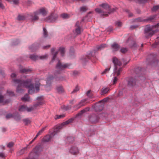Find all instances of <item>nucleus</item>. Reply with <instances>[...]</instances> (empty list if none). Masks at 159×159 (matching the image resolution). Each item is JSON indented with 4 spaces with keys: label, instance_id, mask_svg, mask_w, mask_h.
Here are the masks:
<instances>
[{
    "label": "nucleus",
    "instance_id": "1",
    "mask_svg": "<svg viewBox=\"0 0 159 159\" xmlns=\"http://www.w3.org/2000/svg\"><path fill=\"white\" fill-rule=\"evenodd\" d=\"M13 81L15 84H18L16 88V92L21 93L24 92V90L22 88V86L28 89V93L32 94L34 93H38L40 90V83L39 81H36L34 85L32 83V79H28L26 80H21L18 79H15Z\"/></svg>",
    "mask_w": 159,
    "mask_h": 159
},
{
    "label": "nucleus",
    "instance_id": "2",
    "mask_svg": "<svg viewBox=\"0 0 159 159\" xmlns=\"http://www.w3.org/2000/svg\"><path fill=\"white\" fill-rule=\"evenodd\" d=\"M158 30H159V23L152 26H146L144 31L145 35L146 38L151 36Z\"/></svg>",
    "mask_w": 159,
    "mask_h": 159
},
{
    "label": "nucleus",
    "instance_id": "3",
    "mask_svg": "<svg viewBox=\"0 0 159 159\" xmlns=\"http://www.w3.org/2000/svg\"><path fill=\"white\" fill-rule=\"evenodd\" d=\"M99 6L102 7V9L98 8L95 9V11L102 16H107L108 14H110L113 11L111 10L109 6L107 3H102Z\"/></svg>",
    "mask_w": 159,
    "mask_h": 159
},
{
    "label": "nucleus",
    "instance_id": "4",
    "mask_svg": "<svg viewBox=\"0 0 159 159\" xmlns=\"http://www.w3.org/2000/svg\"><path fill=\"white\" fill-rule=\"evenodd\" d=\"M42 150L40 145L36 146L30 153L29 157L26 159H38L39 154Z\"/></svg>",
    "mask_w": 159,
    "mask_h": 159
},
{
    "label": "nucleus",
    "instance_id": "5",
    "mask_svg": "<svg viewBox=\"0 0 159 159\" xmlns=\"http://www.w3.org/2000/svg\"><path fill=\"white\" fill-rule=\"evenodd\" d=\"M70 63H66L64 64H62L60 62V61L58 60V61L57 64L56 68L58 70H56L54 72V75H56L57 74H61V70H64L65 69L68 68L71 65Z\"/></svg>",
    "mask_w": 159,
    "mask_h": 159
},
{
    "label": "nucleus",
    "instance_id": "6",
    "mask_svg": "<svg viewBox=\"0 0 159 159\" xmlns=\"http://www.w3.org/2000/svg\"><path fill=\"white\" fill-rule=\"evenodd\" d=\"M70 122V120H66L56 126L54 129L53 132L51 133V135H52V136H54L59 131L60 129H61L63 127L66 126L69 124Z\"/></svg>",
    "mask_w": 159,
    "mask_h": 159
},
{
    "label": "nucleus",
    "instance_id": "7",
    "mask_svg": "<svg viewBox=\"0 0 159 159\" xmlns=\"http://www.w3.org/2000/svg\"><path fill=\"white\" fill-rule=\"evenodd\" d=\"M112 62L113 63L114 66H115V74L116 73L117 76L119 75L120 74V72L122 70L121 68H119L118 70H117V66H120L121 63L118 60L116 57H114L113 58Z\"/></svg>",
    "mask_w": 159,
    "mask_h": 159
},
{
    "label": "nucleus",
    "instance_id": "8",
    "mask_svg": "<svg viewBox=\"0 0 159 159\" xmlns=\"http://www.w3.org/2000/svg\"><path fill=\"white\" fill-rule=\"evenodd\" d=\"M87 98H85L81 100L78 103L75 105L73 107L75 109V110H77L81 107L85 106L87 104Z\"/></svg>",
    "mask_w": 159,
    "mask_h": 159
},
{
    "label": "nucleus",
    "instance_id": "9",
    "mask_svg": "<svg viewBox=\"0 0 159 159\" xmlns=\"http://www.w3.org/2000/svg\"><path fill=\"white\" fill-rule=\"evenodd\" d=\"M58 15L56 13H52L46 19L47 21L52 22L55 21L58 18Z\"/></svg>",
    "mask_w": 159,
    "mask_h": 159
},
{
    "label": "nucleus",
    "instance_id": "10",
    "mask_svg": "<svg viewBox=\"0 0 159 159\" xmlns=\"http://www.w3.org/2000/svg\"><path fill=\"white\" fill-rule=\"evenodd\" d=\"M28 18L32 22L37 21L39 19L38 15L35 11L33 13V14L29 15Z\"/></svg>",
    "mask_w": 159,
    "mask_h": 159
},
{
    "label": "nucleus",
    "instance_id": "11",
    "mask_svg": "<svg viewBox=\"0 0 159 159\" xmlns=\"http://www.w3.org/2000/svg\"><path fill=\"white\" fill-rule=\"evenodd\" d=\"M69 152L72 155H77L79 153V150L77 147L73 146L70 148L69 149Z\"/></svg>",
    "mask_w": 159,
    "mask_h": 159
},
{
    "label": "nucleus",
    "instance_id": "12",
    "mask_svg": "<svg viewBox=\"0 0 159 159\" xmlns=\"http://www.w3.org/2000/svg\"><path fill=\"white\" fill-rule=\"evenodd\" d=\"M89 59V54L87 55L83 56L81 59L82 64L83 65L86 64L87 62H88Z\"/></svg>",
    "mask_w": 159,
    "mask_h": 159
},
{
    "label": "nucleus",
    "instance_id": "13",
    "mask_svg": "<svg viewBox=\"0 0 159 159\" xmlns=\"http://www.w3.org/2000/svg\"><path fill=\"white\" fill-rule=\"evenodd\" d=\"M38 15L42 14L43 16H45L47 14V12L44 8H41L35 11Z\"/></svg>",
    "mask_w": 159,
    "mask_h": 159
},
{
    "label": "nucleus",
    "instance_id": "14",
    "mask_svg": "<svg viewBox=\"0 0 159 159\" xmlns=\"http://www.w3.org/2000/svg\"><path fill=\"white\" fill-rule=\"evenodd\" d=\"M83 114V113L82 112H81V111L79 112H78L74 117H73L71 118H70L69 119L67 120H70V122H69V124L70 123H71L73 122V121L75 119V118H81L82 115Z\"/></svg>",
    "mask_w": 159,
    "mask_h": 159
},
{
    "label": "nucleus",
    "instance_id": "15",
    "mask_svg": "<svg viewBox=\"0 0 159 159\" xmlns=\"http://www.w3.org/2000/svg\"><path fill=\"white\" fill-rule=\"evenodd\" d=\"M39 47V44L38 43H35L33 44L29 47L30 49L32 52H34L38 49Z\"/></svg>",
    "mask_w": 159,
    "mask_h": 159
},
{
    "label": "nucleus",
    "instance_id": "16",
    "mask_svg": "<svg viewBox=\"0 0 159 159\" xmlns=\"http://www.w3.org/2000/svg\"><path fill=\"white\" fill-rule=\"evenodd\" d=\"M10 100L7 99L4 101V97L2 95L1 93L0 92V103H3V104H5L10 102Z\"/></svg>",
    "mask_w": 159,
    "mask_h": 159
},
{
    "label": "nucleus",
    "instance_id": "17",
    "mask_svg": "<svg viewBox=\"0 0 159 159\" xmlns=\"http://www.w3.org/2000/svg\"><path fill=\"white\" fill-rule=\"evenodd\" d=\"M135 79L132 78H130L128 81V85L130 86H132L135 85Z\"/></svg>",
    "mask_w": 159,
    "mask_h": 159
},
{
    "label": "nucleus",
    "instance_id": "18",
    "mask_svg": "<svg viewBox=\"0 0 159 159\" xmlns=\"http://www.w3.org/2000/svg\"><path fill=\"white\" fill-rule=\"evenodd\" d=\"M29 146V145H27V146L24 148L21 149L20 150L18 151L17 152V154L18 156L21 155L25 152V151L27 150V148Z\"/></svg>",
    "mask_w": 159,
    "mask_h": 159
},
{
    "label": "nucleus",
    "instance_id": "19",
    "mask_svg": "<svg viewBox=\"0 0 159 159\" xmlns=\"http://www.w3.org/2000/svg\"><path fill=\"white\" fill-rule=\"evenodd\" d=\"M79 22H77L75 24V26H76L77 27L75 28V32L77 34H79L81 33L80 28L79 25Z\"/></svg>",
    "mask_w": 159,
    "mask_h": 159
},
{
    "label": "nucleus",
    "instance_id": "20",
    "mask_svg": "<svg viewBox=\"0 0 159 159\" xmlns=\"http://www.w3.org/2000/svg\"><path fill=\"white\" fill-rule=\"evenodd\" d=\"M53 136H52L51 135H47L45 136L43 139V141L44 142H48L50 141L51 139Z\"/></svg>",
    "mask_w": 159,
    "mask_h": 159
},
{
    "label": "nucleus",
    "instance_id": "21",
    "mask_svg": "<svg viewBox=\"0 0 159 159\" xmlns=\"http://www.w3.org/2000/svg\"><path fill=\"white\" fill-rule=\"evenodd\" d=\"M56 90L59 93H62L64 92V89L61 86H57L56 87Z\"/></svg>",
    "mask_w": 159,
    "mask_h": 159
},
{
    "label": "nucleus",
    "instance_id": "22",
    "mask_svg": "<svg viewBox=\"0 0 159 159\" xmlns=\"http://www.w3.org/2000/svg\"><path fill=\"white\" fill-rule=\"evenodd\" d=\"M58 51L60 52L61 56L63 57L64 56L65 50V48L63 47H59Z\"/></svg>",
    "mask_w": 159,
    "mask_h": 159
},
{
    "label": "nucleus",
    "instance_id": "23",
    "mask_svg": "<svg viewBox=\"0 0 159 159\" xmlns=\"http://www.w3.org/2000/svg\"><path fill=\"white\" fill-rule=\"evenodd\" d=\"M112 49L113 51H116L118 50L119 48V45L116 43H114L111 45Z\"/></svg>",
    "mask_w": 159,
    "mask_h": 159
},
{
    "label": "nucleus",
    "instance_id": "24",
    "mask_svg": "<svg viewBox=\"0 0 159 159\" xmlns=\"http://www.w3.org/2000/svg\"><path fill=\"white\" fill-rule=\"evenodd\" d=\"M72 107L71 105H67V106L63 105L61 106V109L65 111L70 110L71 109Z\"/></svg>",
    "mask_w": 159,
    "mask_h": 159
},
{
    "label": "nucleus",
    "instance_id": "25",
    "mask_svg": "<svg viewBox=\"0 0 159 159\" xmlns=\"http://www.w3.org/2000/svg\"><path fill=\"white\" fill-rule=\"evenodd\" d=\"M30 97L27 94L21 98V100L23 101H30Z\"/></svg>",
    "mask_w": 159,
    "mask_h": 159
},
{
    "label": "nucleus",
    "instance_id": "26",
    "mask_svg": "<svg viewBox=\"0 0 159 159\" xmlns=\"http://www.w3.org/2000/svg\"><path fill=\"white\" fill-rule=\"evenodd\" d=\"M54 79V77L52 75L49 76L47 78V83L50 85L51 82L52 80H53Z\"/></svg>",
    "mask_w": 159,
    "mask_h": 159
},
{
    "label": "nucleus",
    "instance_id": "27",
    "mask_svg": "<svg viewBox=\"0 0 159 159\" xmlns=\"http://www.w3.org/2000/svg\"><path fill=\"white\" fill-rule=\"evenodd\" d=\"M74 140V139L72 137H68L66 139V141L69 143H72Z\"/></svg>",
    "mask_w": 159,
    "mask_h": 159
},
{
    "label": "nucleus",
    "instance_id": "28",
    "mask_svg": "<svg viewBox=\"0 0 159 159\" xmlns=\"http://www.w3.org/2000/svg\"><path fill=\"white\" fill-rule=\"evenodd\" d=\"M26 107L23 105L19 107L18 110L20 112H24L26 111Z\"/></svg>",
    "mask_w": 159,
    "mask_h": 159
},
{
    "label": "nucleus",
    "instance_id": "29",
    "mask_svg": "<svg viewBox=\"0 0 159 159\" xmlns=\"http://www.w3.org/2000/svg\"><path fill=\"white\" fill-rule=\"evenodd\" d=\"M30 58L33 61H36L39 59V57L35 55H31L30 56Z\"/></svg>",
    "mask_w": 159,
    "mask_h": 159
},
{
    "label": "nucleus",
    "instance_id": "30",
    "mask_svg": "<svg viewBox=\"0 0 159 159\" xmlns=\"http://www.w3.org/2000/svg\"><path fill=\"white\" fill-rule=\"evenodd\" d=\"M48 35V33L47 30L44 27L43 28V36L44 38H47Z\"/></svg>",
    "mask_w": 159,
    "mask_h": 159
},
{
    "label": "nucleus",
    "instance_id": "31",
    "mask_svg": "<svg viewBox=\"0 0 159 159\" xmlns=\"http://www.w3.org/2000/svg\"><path fill=\"white\" fill-rule=\"evenodd\" d=\"M47 127V126H46L40 130H39L36 136V137H37L39 135L41 134H42L44 131V130L46 129V128Z\"/></svg>",
    "mask_w": 159,
    "mask_h": 159
},
{
    "label": "nucleus",
    "instance_id": "32",
    "mask_svg": "<svg viewBox=\"0 0 159 159\" xmlns=\"http://www.w3.org/2000/svg\"><path fill=\"white\" fill-rule=\"evenodd\" d=\"M20 72L21 73H27L31 71V70L28 69L24 68L20 70Z\"/></svg>",
    "mask_w": 159,
    "mask_h": 159
},
{
    "label": "nucleus",
    "instance_id": "33",
    "mask_svg": "<svg viewBox=\"0 0 159 159\" xmlns=\"http://www.w3.org/2000/svg\"><path fill=\"white\" fill-rule=\"evenodd\" d=\"M43 104V102L41 101L37 102L36 103H34L33 105V107L34 108H36L39 106L42 105Z\"/></svg>",
    "mask_w": 159,
    "mask_h": 159
},
{
    "label": "nucleus",
    "instance_id": "34",
    "mask_svg": "<svg viewBox=\"0 0 159 159\" xmlns=\"http://www.w3.org/2000/svg\"><path fill=\"white\" fill-rule=\"evenodd\" d=\"M25 16L19 15L17 18V19L19 21L23 20H25Z\"/></svg>",
    "mask_w": 159,
    "mask_h": 159
},
{
    "label": "nucleus",
    "instance_id": "35",
    "mask_svg": "<svg viewBox=\"0 0 159 159\" xmlns=\"http://www.w3.org/2000/svg\"><path fill=\"white\" fill-rule=\"evenodd\" d=\"M109 89L107 87H103L102 90V93L106 94L109 91Z\"/></svg>",
    "mask_w": 159,
    "mask_h": 159
},
{
    "label": "nucleus",
    "instance_id": "36",
    "mask_svg": "<svg viewBox=\"0 0 159 159\" xmlns=\"http://www.w3.org/2000/svg\"><path fill=\"white\" fill-rule=\"evenodd\" d=\"M22 120L25 123V125H28L31 123V121L28 118L23 119Z\"/></svg>",
    "mask_w": 159,
    "mask_h": 159
},
{
    "label": "nucleus",
    "instance_id": "37",
    "mask_svg": "<svg viewBox=\"0 0 159 159\" xmlns=\"http://www.w3.org/2000/svg\"><path fill=\"white\" fill-rule=\"evenodd\" d=\"M61 16L63 19L68 18L69 17V15L65 13L61 14Z\"/></svg>",
    "mask_w": 159,
    "mask_h": 159
},
{
    "label": "nucleus",
    "instance_id": "38",
    "mask_svg": "<svg viewBox=\"0 0 159 159\" xmlns=\"http://www.w3.org/2000/svg\"><path fill=\"white\" fill-rule=\"evenodd\" d=\"M80 90V88L78 86V85H77L74 89L71 92V93L73 94L75 93H76L78 91Z\"/></svg>",
    "mask_w": 159,
    "mask_h": 159
},
{
    "label": "nucleus",
    "instance_id": "39",
    "mask_svg": "<svg viewBox=\"0 0 159 159\" xmlns=\"http://www.w3.org/2000/svg\"><path fill=\"white\" fill-rule=\"evenodd\" d=\"M156 41H158V42H156L154 44L152 45V46L153 48L157 47V45L159 44V37L157 38Z\"/></svg>",
    "mask_w": 159,
    "mask_h": 159
},
{
    "label": "nucleus",
    "instance_id": "40",
    "mask_svg": "<svg viewBox=\"0 0 159 159\" xmlns=\"http://www.w3.org/2000/svg\"><path fill=\"white\" fill-rule=\"evenodd\" d=\"M89 111V107H87L81 110V112H82L84 114L85 113H87Z\"/></svg>",
    "mask_w": 159,
    "mask_h": 159
},
{
    "label": "nucleus",
    "instance_id": "41",
    "mask_svg": "<svg viewBox=\"0 0 159 159\" xmlns=\"http://www.w3.org/2000/svg\"><path fill=\"white\" fill-rule=\"evenodd\" d=\"M55 80L56 81H62L65 79L64 77L62 76L59 77H56L55 78Z\"/></svg>",
    "mask_w": 159,
    "mask_h": 159
},
{
    "label": "nucleus",
    "instance_id": "42",
    "mask_svg": "<svg viewBox=\"0 0 159 159\" xmlns=\"http://www.w3.org/2000/svg\"><path fill=\"white\" fill-rule=\"evenodd\" d=\"M80 9L81 11L85 12L87 10L88 8L86 6H83L80 7Z\"/></svg>",
    "mask_w": 159,
    "mask_h": 159
},
{
    "label": "nucleus",
    "instance_id": "43",
    "mask_svg": "<svg viewBox=\"0 0 159 159\" xmlns=\"http://www.w3.org/2000/svg\"><path fill=\"white\" fill-rule=\"evenodd\" d=\"M65 115H56V117L55 118V119L56 120H57L59 119H60L62 118H63L64 117Z\"/></svg>",
    "mask_w": 159,
    "mask_h": 159
},
{
    "label": "nucleus",
    "instance_id": "44",
    "mask_svg": "<svg viewBox=\"0 0 159 159\" xmlns=\"http://www.w3.org/2000/svg\"><path fill=\"white\" fill-rule=\"evenodd\" d=\"M107 47V45L106 44H102L99 46L98 49V50H101V49Z\"/></svg>",
    "mask_w": 159,
    "mask_h": 159
},
{
    "label": "nucleus",
    "instance_id": "45",
    "mask_svg": "<svg viewBox=\"0 0 159 159\" xmlns=\"http://www.w3.org/2000/svg\"><path fill=\"white\" fill-rule=\"evenodd\" d=\"M14 145V143L13 142H10L7 145V147L10 148L13 147Z\"/></svg>",
    "mask_w": 159,
    "mask_h": 159
},
{
    "label": "nucleus",
    "instance_id": "46",
    "mask_svg": "<svg viewBox=\"0 0 159 159\" xmlns=\"http://www.w3.org/2000/svg\"><path fill=\"white\" fill-rule=\"evenodd\" d=\"M159 8V6H154L152 8V10L153 11H155Z\"/></svg>",
    "mask_w": 159,
    "mask_h": 159
},
{
    "label": "nucleus",
    "instance_id": "47",
    "mask_svg": "<svg viewBox=\"0 0 159 159\" xmlns=\"http://www.w3.org/2000/svg\"><path fill=\"white\" fill-rule=\"evenodd\" d=\"M58 51L56 52L54 54L52 58V61H53L55 59L57 56L58 54Z\"/></svg>",
    "mask_w": 159,
    "mask_h": 159
},
{
    "label": "nucleus",
    "instance_id": "48",
    "mask_svg": "<svg viewBox=\"0 0 159 159\" xmlns=\"http://www.w3.org/2000/svg\"><path fill=\"white\" fill-rule=\"evenodd\" d=\"M7 93L10 96H15V94L12 91H7Z\"/></svg>",
    "mask_w": 159,
    "mask_h": 159
},
{
    "label": "nucleus",
    "instance_id": "49",
    "mask_svg": "<svg viewBox=\"0 0 159 159\" xmlns=\"http://www.w3.org/2000/svg\"><path fill=\"white\" fill-rule=\"evenodd\" d=\"M120 52L123 53H125L127 51V49L126 48H122L120 49Z\"/></svg>",
    "mask_w": 159,
    "mask_h": 159
},
{
    "label": "nucleus",
    "instance_id": "50",
    "mask_svg": "<svg viewBox=\"0 0 159 159\" xmlns=\"http://www.w3.org/2000/svg\"><path fill=\"white\" fill-rule=\"evenodd\" d=\"M116 25L118 26H121L122 25V23L121 22L118 21L116 22Z\"/></svg>",
    "mask_w": 159,
    "mask_h": 159
},
{
    "label": "nucleus",
    "instance_id": "51",
    "mask_svg": "<svg viewBox=\"0 0 159 159\" xmlns=\"http://www.w3.org/2000/svg\"><path fill=\"white\" fill-rule=\"evenodd\" d=\"M34 109V108L33 107H26V111L28 112H30L33 111Z\"/></svg>",
    "mask_w": 159,
    "mask_h": 159
},
{
    "label": "nucleus",
    "instance_id": "52",
    "mask_svg": "<svg viewBox=\"0 0 159 159\" xmlns=\"http://www.w3.org/2000/svg\"><path fill=\"white\" fill-rule=\"evenodd\" d=\"M12 2L13 3L16 5H18L19 3V0H13Z\"/></svg>",
    "mask_w": 159,
    "mask_h": 159
},
{
    "label": "nucleus",
    "instance_id": "53",
    "mask_svg": "<svg viewBox=\"0 0 159 159\" xmlns=\"http://www.w3.org/2000/svg\"><path fill=\"white\" fill-rule=\"evenodd\" d=\"M48 55H45L42 56H41L39 57V58L40 59H44L46 58L47 57Z\"/></svg>",
    "mask_w": 159,
    "mask_h": 159
},
{
    "label": "nucleus",
    "instance_id": "54",
    "mask_svg": "<svg viewBox=\"0 0 159 159\" xmlns=\"http://www.w3.org/2000/svg\"><path fill=\"white\" fill-rule=\"evenodd\" d=\"M117 81V78L116 77H115L114 79L112 80L113 84H115Z\"/></svg>",
    "mask_w": 159,
    "mask_h": 159
},
{
    "label": "nucleus",
    "instance_id": "55",
    "mask_svg": "<svg viewBox=\"0 0 159 159\" xmlns=\"http://www.w3.org/2000/svg\"><path fill=\"white\" fill-rule=\"evenodd\" d=\"M15 119L17 120H19L20 119V116L19 115H18L16 116H15Z\"/></svg>",
    "mask_w": 159,
    "mask_h": 159
},
{
    "label": "nucleus",
    "instance_id": "56",
    "mask_svg": "<svg viewBox=\"0 0 159 159\" xmlns=\"http://www.w3.org/2000/svg\"><path fill=\"white\" fill-rule=\"evenodd\" d=\"M12 115L11 114H7L6 115V118L7 119H9V118H11L12 117Z\"/></svg>",
    "mask_w": 159,
    "mask_h": 159
},
{
    "label": "nucleus",
    "instance_id": "57",
    "mask_svg": "<svg viewBox=\"0 0 159 159\" xmlns=\"http://www.w3.org/2000/svg\"><path fill=\"white\" fill-rule=\"evenodd\" d=\"M5 157L4 154L3 152H0V157L4 158Z\"/></svg>",
    "mask_w": 159,
    "mask_h": 159
},
{
    "label": "nucleus",
    "instance_id": "58",
    "mask_svg": "<svg viewBox=\"0 0 159 159\" xmlns=\"http://www.w3.org/2000/svg\"><path fill=\"white\" fill-rule=\"evenodd\" d=\"M19 43V41L18 39H16V42H13L12 45H16L18 44Z\"/></svg>",
    "mask_w": 159,
    "mask_h": 159
},
{
    "label": "nucleus",
    "instance_id": "59",
    "mask_svg": "<svg viewBox=\"0 0 159 159\" xmlns=\"http://www.w3.org/2000/svg\"><path fill=\"white\" fill-rule=\"evenodd\" d=\"M43 96H39V97H38L37 98V100H40V101H41L43 100Z\"/></svg>",
    "mask_w": 159,
    "mask_h": 159
},
{
    "label": "nucleus",
    "instance_id": "60",
    "mask_svg": "<svg viewBox=\"0 0 159 159\" xmlns=\"http://www.w3.org/2000/svg\"><path fill=\"white\" fill-rule=\"evenodd\" d=\"M107 100H108L107 98H105L103 99L102 100L100 101V102H105L107 101Z\"/></svg>",
    "mask_w": 159,
    "mask_h": 159
},
{
    "label": "nucleus",
    "instance_id": "61",
    "mask_svg": "<svg viewBox=\"0 0 159 159\" xmlns=\"http://www.w3.org/2000/svg\"><path fill=\"white\" fill-rule=\"evenodd\" d=\"M50 47V45H48L45 46L43 47V49H47V48H49Z\"/></svg>",
    "mask_w": 159,
    "mask_h": 159
},
{
    "label": "nucleus",
    "instance_id": "62",
    "mask_svg": "<svg viewBox=\"0 0 159 159\" xmlns=\"http://www.w3.org/2000/svg\"><path fill=\"white\" fill-rule=\"evenodd\" d=\"M148 0H138V1L140 3H144Z\"/></svg>",
    "mask_w": 159,
    "mask_h": 159
},
{
    "label": "nucleus",
    "instance_id": "63",
    "mask_svg": "<svg viewBox=\"0 0 159 159\" xmlns=\"http://www.w3.org/2000/svg\"><path fill=\"white\" fill-rule=\"evenodd\" d=\"M110 70L109 68H107L105 69L104 71L102 73V74H105L107 71H109Z\"/></svg>",
    "mask_w": 159,
    "mask_h": 159
},
{
    "label": "nucleus",
    "instance_id": "64",
    "mask_svg": "<svg viewBox=\"0 0 159 159\" xmlns=\"http://www.w3.org/2000/svg\"><path fill=\"white\" fill-rule=\"evenodd\" d=\"M0 74L3 76L4 75V71L2 70H0Z\"/></svg>",
    "mask_w": 159,
    "mask_h": 159
}]
</instances>
